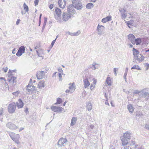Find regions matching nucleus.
I'll list each match as a JSON object with an SVG mask.
<instances>
[{"label":"nucleus","mask_w":149,"mask_h":149,"mask_svg":"<svg viewBox=\"0 0 149 149\" xmlns=\"http://www.w3.org/2000/svg\"><path fill=\"white\" fill-rule=\"evenodd\" d=\"M47 17H45L44 18V20L43 23V25L42 28V31L43 30H44V29L45 28V27L46 24L47 22Z\"/></svg>","instance_id":"nucleus-35"},{"label":"nucleus","mask_w":149,"mask_h":149,"mask_svg":"<svg viewBox=\"0 0 149 149\" xmlns=\"http://www.w3.org/2000/svg\"><path fill=\"white\" fill-rule=\"evenodd\" d=\"M9 135L11 138L17 144L19 143V136L18 134H16L13 132H10L9 133Z\"/></svg>","instance_id":"nucleus-2"},{"label":"nucleus","mask_w":149,"mask_h":149,"mask_svg":"<svg viewBox=\"0 0 149 149\" xmlns=\"http://www.w3.org/2000/svg\"><path fill=\"white\" fill-rule=\"evenodd\" d=\"M45 72L44 71L38 72L36 74V76L38 79H42L45 76Z\"/></svg>","instance_id":"nucleus-11"},{"label":"nucleus","mask_w":149,"mask_h":149,"mask_svg":"<svg viewBox=\"0 0 149 149\" xmlns=\"http://www.w3.org/2000/svg\"><path fill=\"white\" fill-rule=\"evenodd\" d=\"M127 17L128 18H129L133 19L134 17V16H133L132 15V14H131L130 13H128V15H127Z\"/></svg>","instance_id":"nucleus-40"},{"label":"nucleus","mask_w":149,"mask_h":149,"mask_svg":"<svg viewBox=\"0 0 149 149\" xmlns=\"http://www.w3.org/2000/svg\"><path fill=\"white\" fill-rule=\"evenodd\" d=\"M127 25L129 28H131V26H130V25H131L130 21L127 22Z\"/></svg>","instance_id":"nucleus-53"},{"label":"nucleus","mask_w":149,"mask_h":149,"mask_svg":"<svg viewBox=\"0 0 149 149\" xmlns=\"http://www.w3.org/2000/svg\"><path fill=\"white\" fill-rule=\"evenodd\" d=\"M24 128H23V127H21V128H20L19 130V132H20L22 130H23L24 129Z\"/></svg>","instance_id":"nucleus-64"},{"label":"nucleus","mask_w":149,"mask_h":149,"mask_svg":"<svg viewBox=\"0 0 149 149\" xmlns=\"http://www.w3.org/2000/svg\"><path fill=\"white\" fill-rule=\"evenodd\" d=\"M16 106L18 107V109L21 108L23 107L24 106V103L21 99H19L18 101L16 103Z\"/></svg>","instance_id":"nucleus-15"},{"label":"nucleus","mask_w":149,"mask_h":149,"mask_svg":"<svg viewBox=\"0 0 149 149\" xmlns=\"http://www.w3.org/2000/svg\"><path fill=\"white\" fill-rule=\"evenodd\" d=\"M127 109L130 112L132 113L134 110V109L132 104H130L127 105Z\"/></svg>","instance_id":"nucleus-27"},{"label":"nucleus","mask_w":149,"mask_h":149,"mask_svg":"<svg viewBox=\"0 0 149 149\" xmlns=\"http://www.w3.org/2000/svg\"><path fill=\"white\" fill-rule=\"evenodd\" d=\"M58 3L60 8H64L66 4V1L64 0H58Z\"/></svg>","instance_id":"nucleus-13"},{"label":"nucleus","mask_w":149,"mask_h":149,"mask_svg":"<svg viewBox=\"0 0 149 149\" xmlns=\"http://www.w3.org/2000/svg\"><path fill=\"white\" fill-rule=\"evenodd\" d=\"M77 120V118L76 117H73L71 120V121L70 123L71 126L74 125L76 123V122Z\"/></svg>","instance_id":"nucleus-22"},{"label":"nucleus","mask_w":149,"mask_h":149,"mask_svg":"<svg viewBox=\"0 0 149 149\" xmlns=\"http://www.w3.org/2000/svg\"><path fill=\"white\" fill-rule=\"evenodd\" d=\"M140 93V92L139 91L137 90H135L134 92V94H137Z\"/></svg>","instance_id":"nucleus-52"},{"label":"nucleus","mask_w":149,"mask_h":149,"mask_svg":"<svg viewBox=\"0 0 149 149\" xmlns=\"http://www.w3.org/2000/svg\"><path fill=\"white\" fill-rule=\"evenodd\" d=\"M56 41V39H55L54 40H53L52 42L51 46V48L53 47L54 45L55 42Z\"/></svg>","instance_id":"nucleus-49"},{"label":"nucleus","mask_w":149,"mask_h":149,"mask_svg":"<svg viewBox=\"0 0 149 149\" xmlns=\"http://www.w3.org/2000/svg\"><path fill=\"white\" fill-rule=\"evenodd\" d=\"M24 9L25 10L26 12H28L29 11V8L28 6L26 5V3H24L23 4Z\"/></svg>","instance_id":"nucleus-37"},{"label":"nucleus","mask_w":149,"mask_h":149,"mask_svg":"<svg viewBox=\"0 0 149 149\" xmlns=\"http://www.w3.org/2000/svg\"><path fill=\"white\" fill-rule=\"evenodd\" d=\"M20 21V20L19 19H17L16 22V24L18 25Z\"/></svg>","instance_id":"nucleus-58"},{"label":"nucleus","mask_w":149,"mask_h":149,"mask_svg":"<svg viewBox=\"0 0 149 149\" xmlns=\"http://www.w3.org/2000/svg\"><path fill=\"white\" fill-rule=\"evenodd\" d=\"M67 142V140L66 139L61 138L59 139L58 142V145L60 147L64 146Z\"/></svg>","instance_id":"nucleus-5"},{"label":"nucleus","mask_w":149,"mask_h":149,"mask_svg":"<svg viewBox=\"0 0 149 149\" xmlns=\"http://www.w3.org/2000/svg\"><path fill=\"white\" fill-rule=\"evenodd\" d=\"M84 88H86L90 85V83L87 79H86L84 80Z\"/></svg>","instance_id":"nucleus-26"},{"label":"nucleus","mask_w":149,"mask_h":149,"mask_svg":"<svg viewBox=\"0 0 149 149\" xmlns=\"http://www.w3.org/2000/svg\"><path fill=\"white\" fill-rule=\"evenodd\" d=\"M135 69L138 70H140L141 69L139 67V66H133L131 68V69Z\"/></svg>","instance_id":"nucleus-43"},{"label":"nucleus","mask_w":149,"mask_h":149,"mask_svg":"<svg viewBox=\"0 0 149 149\" xmlns=\"http://www.w3.org/2000/svg\"><path fill=\"white\" fill-rule=\"evenodd\" d=\"M105 104L106 105H109V103L108 102L107 100L105 102Z\"/></svg>","instance_id":"nucleus-61"},{"label":"nucleus","mask_w":149,"mask_h":149,"mask_svg":"<svg viewBox=\"0 0 149 149\" xmlns=\"http://www.w3.org/2000/svg\"><path fill=\"white\" fill-rule=\"evenodd\" d=\"M91 68L93 70H95L96 69V67H95V66H92Z\"/></svg>","instance_id":"nucleus-62"},{"label":"nucleus","mask_w":149,"mask_h":149,"mask_svg":"<svg viewBox=\"0 0 149 149\" xmlns=\"http://www.w3.org/2000/svg\"><path fill=\"white\" fill-rule=\"evenodd\" d=\"M128 37L132 44L134 45L135 38L134 36L132 34H130L128 36Z\"/></svg>","instance_id":"nucleus-17"},{"label":"nucleus","mask_w":149,"mask_h":149,"mask_svg":"<svg viewBox=\"0 0 149 149\" xmlns=\"http://www.w3.org/2000/svg\"><path fill=\"white\" fill-rule=\"evenodd\" d=\"M86 107L88 111H90L91 110L92 107V104L91 102H88L87 105Z\"/></svg>","instance_id":"nucleus-30"},{"label":"nucleus","mask_w":149,"mask_h":149,"mask_svg":"<svg viewBox=\"0 0 149 149\" xmlns=\"http://www.w3.org/2000/svg\"><path fill=\"white\" fill-rule=\"evenodd\" d=\"M3 113V110L2 109H0V115H1Z\"/></svg>","instance_id":"nucleus-60"},{"label":"nucleus","mask_w":149,"mask_h":149,"mask_svg":"<svg viewBox=\"0 0 149 149\" xmlns=\"http://www.w3.org/2000/svg\"><path fill=\"white\" fill-rule=\"evenodd\" d=\"M16 109V104L15 102L11 103L9 104L8 107V112L10 113H13Z\"/></svg>","instance_id":"nucleus-3"},{"label":"nucleus","mask_w":149,"mask_h":149,"mask_svg":"<svg viewBox=\"0 0 149 149\" xmlns=\"http://www.w3.org/2000/svg\"><path fill=\"white\" fill-rule=\"evenodd\" d=\"M118 68H114L113 69V72L114 73L115 75H117V72L118 71Z\"/></svg>","instance_id":"nucleus-45"},{"label":"nucleus","mask_w":149,"mask_h":149,"mask_svg":"<svg viewBox=\"0 0 149 149\" xmlns=\"http://www.w3.org/2000/svg\"><path fill=\"white\" fill-rule=\"evenodd\" d=\"M131 136V134L128 131L126 132L125 133H124L123 134L124 138L129 140L130 139Z\"/></svg>","instance_id":"nucleus-18"},{"label":"nucleus","mask_w":149,"mask_h":149,"mask_svg":"<svg viewBox=\"0 0 149 149\" xmlns=\"http://www.w3.org/2000/svg\"><path fill=\"white\" fill-rule=\"evenodd\" d=\"M16 70H12L9 69L8 72V79L9 82H12L13 84L15 85L16 82L17 74L16 72Z\"/></svg>","instance_id":"nucleus-1"},{"label":"nucleus","mask_w":149,"mask_h":149,"mask_svg":"<svg viewBox=\"0 0 149 149\" xmlns=\"http://www.w3.org/2000/svg\"><path fill=\"white\" fill-rule=\"evenodd\" d=\"M133 55L135 56H136L139 54V52L138 50H137L135 48H133Z\"/></svg>","instance_id":"nucleus-29"},{"label":"nucleus","mask_w":149,"mask_h":149,"mask_svg":"<svg viewBox=\"0 0 149 149\" xmlns=\"http://www.w3.org/2000/svg\"><path fill=\"white\" fill-rule=\"evenodd\" d=\"M136 116L138 117V118L142 117L143 116V114L140 111H137L136 113Z\"/></svg>","instance_id":"nucleus-31"},{"label":"nucleus","mask_w":149,"mask_h":149,"mask_svg":"<svg viewBox=\"0 0 149 149\" xmlns=\"http://www.w3.org/2000/svg\"><path fill=\"white\" fill-rule=\"evenodd\" d=\"M129 140L126 139L124 138H122L121 139L122 145L124 146L127 144Z\"/></svg>","instance_id":"nucleus-25"},{"label":"nucleus","mask_w":149,"mask_h":149,"mask_svg":"<svg viewBox=\"0 0 149 149\" xmlns=\"http://www.w3.org/2000/svg\"><path fill=\"white\" fill-rule=\"evenodd\" d=\"M93 4L92 3H90L86 5V7L87 8L90 9L93 8Z\"/></svg>","instance_id":"nucleus-34"},{"label":"nucleus","mask_w":149,"mask_h":149,"mask_svg":"<svg viewBox=\"0 0 149 149\" xmlns=\"http://www.w3.org/2000/svg\"><path fill=\"white\" fill-rule=\"evenodd\" d=\"M72 2L75 8L79 10L82 8V5L79 0H75L72 1Z\"/></svg>","instance_id":"nucleus-6"},{"label":"nucleus","mask_w":149,"mask_h":149,"mask_svg":"<svg viewBox=\"0 0 149 149\" xmlns=\"http://www.w3.org/2000/svg\"><path fill=\"white\" fill-rule=\"evenodd\" d=\"M52 110L56 112L61 113L64 109L60 107L52 106L51 107Z\"/></svg>","instance_id":"nucleus-7"},{"label":"nucleus","mask_w":149,"mask_h":149,"mask_svg":"<svg viewBox=\"0 0 149 149\" xmlns=\"http://www.w3.org/2000/svg\"><path fill=\"white\" fill-rule=\"evenodd\" d=\"M75 87V85L74 83L73 82L72 83V84L69 87V89L70 90V92L72 93L74 91Z\"/></svg>","instance_id":"nucleus-28"},{"label":"nucleus","mask_w":149,"mask_h":149,"mask_svg":"<svg viewBox=\"0 0 149 149\" xmlns=\"http://www.w3.org/2000/svg\"><path fill=\"white\" fill-rule=\"evenodd\" d=\"M74 5L73 4H71L68 6L67 11L68 12V13H74L75 12V11L74 9Z\"/></svg>","instance_id":"nucleus-14"},{"label":"nucleus","mask_w":149,"mask_h":149,"mask_svg":"<svg viewBox=\"0 0 149 149\" xmlns=\"http://www.w3.org/2000/svg\"><path fill=\"white\" fill-rule=\"evenodd\" d=\"M38 0H35L34 1V3L36 6L38 5Z\"/></svg>","instance_id":"nucleus-55"},{"label":"nucleus","mask_w":149,"mask_h":149,"mask_svg":"<svg viewBox=\"0 0 149 149\" xmlns=\"http://www.w3.org/2000/svg\"><path fill=\"white\" fill-rule=\"evenodd\" d=\"M111 16H108L105 18H104L102 19V22L105 23L111 20Z\"/></svg>","instance_id":"nucleus-20"},{"label":"nucleus","mask_w":149,"mask_h":149,"mask_svg":"<svg viewBox=\"0 0 149 149\" xmlns=\"http://www.w3.org/2000/svg\"><path fill=\"white\" fill-rule=\"evenodd\" d=\"M6 126L8 128L11 130H16L18 128V127L15 124L11 122H9L7 123Z\"/></svg>","instance_id":"nucleus-12"},{"label":"nucleus","mask_w":149,"mask_h":149,"mask_svg":"<svg viewBox=\"0 0 149 149\" xmlns=\"http://www.w3.org/2000/svg\"><path fill=\"white\" fill-rule=\"evenodd\" d=\"M58 77L59 78V81H61L62 80V76H61L62 73H58Z\"/></svg>","instance_id":"nucleus-46"},{"label":"nucleus","mask_w":149,"mask_h":149,"mask_svg":"<svg viewBox=\"0 0 149 149\" xmlns=\"http://www.w3.org/2000/svg\"><path fill=\"white\" fill-rule=\"evenodd\" d=\"M145 128L147 130H149V124H146L145 126Z\"/></svg>","instance_id":"nucleus-50"},{"label":"nucleus","mask_w":149,"mask_h":149,"mask_svg":"<svg viewBox=\"0 0 149 149\" xmlns=\"http://www.w3.org/2000/svg\"><path fill=\"white\" fill-rule=\"evenodd\" d=\"M67 33L69 35L71 36H74V33H71L69 31H68Z\"/></svg>","instance_id":"nucleus-54"},{"label":"nucleus","mask_w":149,"mask_h":149,"mask_svg":"<svg viewBox=\"0 0 149 149\" xmlns=\"http://www.w3.org/2000/svg\"><path fill=\"white\" fill-rule=\"evenodd\" d=\"M131 143L130 144V145H134L135 143V142L134 141H131Z\"/></svg>","instance_id":"nucleus-57"},{"label":"nucleus","mask_w":149,"mask_h":149,"mask_svg":"<svg viewBox=\"0 0 149 149\" xmlns=\"http://www.w3.org/2000/svg\"><path fill=\"white\" fill-rule=\"evenodd\" d=\"M94 126L93 125H91L89 127V128L88 129L89 132L91 131L92 130V129L94 128Z\"/></svg>","instance_id":"nucleus-42"},{"label":"nucleus","mask_w":149,"mask_h":149,"mask_svg":"<svg viewBox=\"0 0 149 149\" xmlns=\"http://www.w3.org/2000/svg\"><path fill=\"white\" fill-rule=\"evenodd\" d=\"M141 95L143 97L149 99V89L146 88L143 89L142 91Z\"/></svg>","instance_id":"nucleus-4"},{"label":"nucleus","mask_w":149,"mask_h":149,"mask_svg":"<svg viewBox=\"0 0 149 149\" xmlns=\"http://www.w3.org/2000/svg\"><path fill=\"white\" fill-rule=\"evenodd\" d=\"M104 27L103 26H100L99 24L98 25L97 30V34L98 35L101 36L104 33Z\"/></svg>","instance_id":"nucleus-8"},{"label":"nucleus","mask_w":149,"mask_h":149,"mask_svg":"<svg viewBox=\"0 0 149 149\" xmlns=\"http://www.w3.org/2000/svg\"><path fill=\"white\" fill-rule=\"evenodd\" d=\"M127 72H125V73L124 74V76H123V77L125 80V81L126 82H127V78H126V76L127 75Z\"/></svg>","instance_id":"nucleus-47"},{"label":"nucleus","mask_w":149,"mask_h":149,"mask_svg":"<svg viewBox=\"0 0 149 149\" xmlns=\"http://www.w3.org/2000/svg\"><path fill=\"white\" fill-rule=\"evenodd\" d=\"M119 11L121 13V18L123 19H125L127 17L126 10L124 8H120L119 9Z\"/></svg>","instance_id":"nucleus-9"},{"label":"nucleus","mask_w":149,"mask_h":149,"mask_svg":"<svg viewBox=\"0 0 149 149\" xmlns=\"http://www.w3.org/2000/svg\"><path fill=\"white\" fill-rule=\"evenodd\" d=\"M137 60L139 62L141 61L144 60V57L141 54H139L136 56Z\"/></svg>","instance_id":"nucleus-23"},{"label":"nucleus","mask_w":149,"mask_h":149,"mask_svg":"<svg viewBox=\"0 0 149 149\" xmlns=\"http://www.w3.org/2000/svg\"><path fill=\"white\" fill-rule=\"evenodd\" d=\"M18 50L20 52L22 53V54H23L25 52V47L24 46H21L19 48Z\"/></svg>","instance_id":"nucleus-33"},{"label":"nucleus","mask_w":149,"mask_h":149,"mask_svg":"<svg viewBox=\"0 0 149 149\" xmlns=\"http://www.w3.org/2000/svg\"><path fill=\"white\" fill-rule=\"evenodd\" d=\"M80 33V31H77V32L74 33V36H78Z\"/></svg>","instance_id":"nucleus-48"},{"label":"nucleus","mask_w":149,"mask_h":149,"mask_svg":"<svg viewBox=\"0 0 149 149\" xmlns=\"http://www.w3.org/2000/svg\"><path fill=\"white\" fill-rule=\"evenodd\" d=\"M53 7H54V5H53V4H50V5H49V8L51 10L53 8Z\"/></svg>","instance_id":"nucleus-56"},{"label":"nucleus","mask_w":149,"mask_h":149,"mask_svg":"<svg viewBox=\"0 0 149 149\" xmlns=\"http://www.w3.org/2000/svg\"><path fill=\"white\" fill-rule=\"evenodd\" d=\"M58 70L59 72V73H62V74H63V72L62 69L61 68H58Z\"/></svg>","instance_id":"nucleus-51"},{"label":"nucleus","mask_w":149,"mask_h":149,"mask_svg":"<svg viewBox=\"0 0 149 149\" xmlns=\"http://www.w3.org/2000/svg\"><path fill=\"white\" fill-rule=\"evenodd\" d=\"M23 54L20 52L18 50L17 52L16 55L17 56H21Z\"/></svg>","instance_id":"nucleus-44"},{"label":"nucleus","mask_w":149,"mask_h":149,"mask_svg":"<svg viewBox=\"0 0 149 149\" xmlns=\"http://www.w3.org/2000/svg\"><path fill=\"white\" fill-rule=\"evenodd\" d=\"M20 91H17L15 92L12 93V94L15 95V97H17Z\"/></svg>","instance_id":"nucleus-39"},{"label":"nucleus","mask_w":149,"mask_h":149,"mask_svg":"<svg viewBox=\"0 0 149 149\" xmlns=\"http://www.w3.org/2000/svg\"><path fill=\"white\" fill-rule=\"evenodd\" d=\"M55 11L56 14L59 17L61 16V12L60 9L58 8H56L55 10Z\"/></svg>","instance_id":"nucleus-21"},{"label":"nucleus","mask_w":149,"mask_h":149,"mask_svg":"<svg viewBox=\"0 0 149 149\" xmlns=\"http://www.w3.org/2000/svg\"><path fill=\"white\" fill-rule=\"evenodd\" d=\"M106 82L109 86H111V85L110 78L109 77H107L106 79Z\"/></svg>","instance_id":"nucleus-36"},{"label":"nucleus","mask_w":149,"mask_h":149,"mask_svg":"<svg viewBox=\"0 0 149 149\" xmlns=\"http://www.w3.org/2000/svg\"><path fill=\"white\" fill-rule=\"evenodd\" d=\"M36 51L37 53L38 56L39 57H42V59H43V57L42 56V54H44L43 50L42 49H40L38 51L36 50Z\"/></svg>","instance_id":"nucleus-19"},{"label":"nucleus","mask_w":149,"mask_h":149,"mask_svg":"<svg viewBox=\"0 0 149 149\" xmlns=\"http://www.w3.org/2000/svg\"><path fill=\"white\" fill-rule=\"evenodd\" d=\"M8 68L7 67H3L2 68V71H4L5 72H6L8 70Z\"/></svg>","instance_id":"nucleus-41"},{"label":"nucleus","mask_w":149,"mask_h":149,"mask_svg":"<svg viewBox=\"0 0 149 149\" xmlns=\"http://www.w3.org/2000/svg\"><path fill=\"white\" fill-rule=\"evenodd\" d=\"M62 102V100L60 98H58L57 99L56 103H55V104H60Z\"/></svg>","instance_id":"nucleus-38"},{"label":"nucleus","mask_w":149,"mask_h":149,"mask_svg":"<svg viewBox=\"0 0 149 149\" xmlns=\"http://www.w3.org/2000/svg\"><path fill=\"white\" fill-rule=\"evenodd\" d=\"M15 48L13 49V50L12 52V53L13 54H15Z\"/></svg>","instance_id":"nucleus-63"},{"label":"nucleus","mask_w":149,"mask_h":149,"mask_svg":"<svg viewBox=\"0 0 149 149\" xmlns=\"http://www.w3.org/2000/svg\"><path fill=\"white\" fill-rule=\"evenodd\" d=\"M135 44L136 45H139L141 42V40L140 38H138L135 40Z\"/></svg>","instance_id":"nucleus-32"},{"label":"nucleus","mask_w":149,"mask_h":149,"mask_svg":"<svg viewBox=\"0 0 149 149\" xmlns=\"http://www.w3.org/2000/svg\"><path fill=\"white\" fill-rule=\"evenodd\" d=\"M45 82L43 81H41L38 84V87L39 88H42L44 87Z\"/></svg>","instance_id":"nucleus-24"},{"label":"nucleus","mask_w":149,"mask_h":149,"mask_svg":"<svg viewBox=\"0 0 149 149\" xmlns=\"http://www.w3.org/2000/svg\"><path fill=\"white\" fill-rule=\"evenodd\" d=\"M35 87L34 86L30 85L29 84L27 86L26 90L29 93H32L35 90Z\"/></svg>","instance_id":"nucleus-16"},{"label":"nucleus","mask_w":149,"mask_h":149,"mask_svg":"<svg viewBox=\"0 0 149 149\" xmlns=\"http://www.w3.org/2000/svg\"><path fill=\"white\" fill-rule=\"evenodd\" d=\"M57 73V72H55L53 74L52 77H56V74Z\"/></svg>","instance_id":"nucleus-59"},{"label":"nucleus","mask_w":149,"mask_h":149,"mask_svg":"<svg viewBox=\"0 0 149 149\" xmlns=\"http://www.w3.org/2000/svg\"><path fill=\"white\" fill-rule=\"evenodd\" d=\"M71 14L70 13H64L63 14V19L65 22L67 21L70 18Z\"/></svg>","instance_id":"nucleus-10"}]
</instances>
